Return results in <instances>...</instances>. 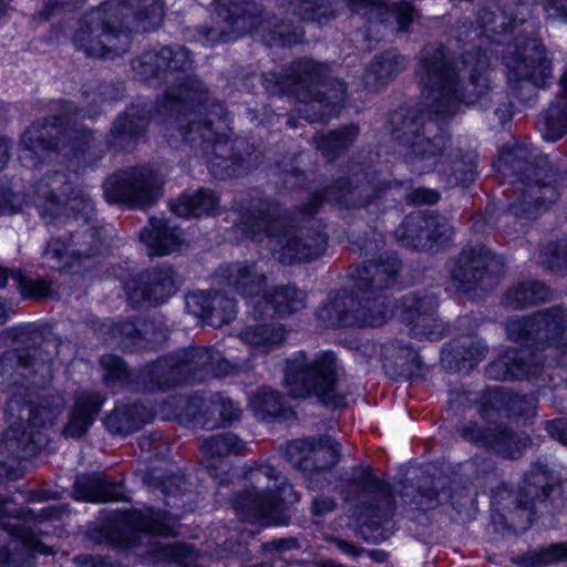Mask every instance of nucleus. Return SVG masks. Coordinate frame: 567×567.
Here are the masks:
<instances>
[{"mask_svg": "<svg viewBox=\"0 0 567 567\" xmlns=\"http://www.w3.org/2000/svg\"><path fill=\"white\" fill-rule=\"evenodd\" d=\"M429 218L430 215L421 213L409 215L396 228L394 233L396 239L406 247H413L416 249L429 247Z\"/></svg>", "mask_w": 567, "mask_h": 567, "instance_id": "obj_50", "label": "nucleus"}, {"mask_svg": "<svg viewBox=\"0 0 567 567\" xmlns=\"http://www.w3.org/2000/svg\"><path fill=\"white\" fill-rule=\"evenodd\" d=\"M235 228L251 240L281 245L284 239V210L279 200L260 198L241 210Z\"/></svg>", "mask_w": 567, "mask_h": 567, "instance_id": "obj_23", "label": "nucleus"}, {"mask_svg": "<svg viewBox=\"0 0 567 567\" xmlns=\"http://www.w3.org/2000/svg\"><path fill=\"white\" fill-rule=\"evenodd\" d=\"M104 401L105 398L95 392L78 393L69 421L63 427V435L74 439L84 435L100 414Z\"/></svg>", "mask_w": 567, "mask_h": 567, "instance_id": "obj_39", "label": "nucleus"}, {"mask_svg": "<svg viewBox=\"0 0 567 567\" xmlns=\"http://www.w3.org/2000/svg\"><path fill=\"white\" fill-rule=\"evenodd\" d=\"M549 299L548 288L540 281L529 280L520 282L509 289L504 303L515 309L527 308Z\"/></svg>", "mask_w": 567, "mask_h": 567, "instance_id": "obj_51", "label": "nucleus"}, {"mask_svg": "<svg viewBox=\"0 0 567 567\" xmlns=\"http://www.w3.org/2000/svg\"><path fill=\"white\" fill-rule=\"evenodd\" d=\"M140 238L147 246L150 256L169 255L184 244L181 227L164 217H151L148 225L141 230Z\"/></svg>", "mask_w": 567, "mask_h": 567, "instance_id": "obj_36", "label": "nucleus"}, {"mask_svg": "<svg viewBox=\"0 0 567 567\" xmlns=\"http://www.w3.org/2000/svg\"><path fill=\"white\" fill-rule=\"evenodd\" d=\"M311 457V461L306 462V471H328L336 466L340 461V445L331 436H313Z\"/></svg>", "mask_w": 567, "mask_h": 567, "instance_id": "obj_52", "label": "nucleus"}, {"mask_svg": "<svg viewBox=\"0 0 567 567\" xmlns=\"http://www.w3.org/2000/svg\"><path fill=\"white\" fill-rule=\"evenodd\" d=\"M62 196L69 199L72 209L82 205L85 219L93 213V204L89 195L79 187H74L68 174L54 171L30 186L28 194L20 195L11 189L0 186V214L17 213L23 205H34L42 217L53 214L62 204Z\"/></svg>", "mask_w": 567, "mask_h": 567, "instance_id": "obj_12", "label": "nucleus"}, {"mask_svg": "<svg viewBox=\"0 0 567 567\" xmlns=\"http://www.w3.org/2000/svg\"><path fill=\"white\" fill-rule=\"evenodd\" d=\"M24 511L9 508L7 501H0V529L7 532L10 537L8 544L0 547V567H25L31 554L52 553L24 527Z\"/></svg>", "mask_w": 567, "mask_h": 567, "instance_id": "obj_21", "label": "nucleus"}, {"mask_svg": "<svg viewBox=\"0 0 567 567\" xmlns=\"http://www.w3.org/2000/svg\"><path fill=\"white\" fill-rule=\"evenodd\" d=\"M503 406L516 416L529 417L535 415L537 398L534 394H506L499 388L489 389L482 396L480 413L484 414Z\"/></svg>", "mask_w": 567, "mask_h": 567, "instance_id": "obj_41", "label": "nucleus"}, {"mask_svg": "<svg viewBox=\"0 0 567 567\" xmlns=\"http://www.w3.org/2000/svg\"><path fill=\"white\" fill-rule=\"evenodd\" d=\"M251 408L262 420L280 417L284 411L281 395L268 388H262L251 399Z\"/></svg>", "mask_w": 567, "mask_h": 567, "instance_id": "obj_58", "label": "nucleus"}, {"mask_svg": "<svg viewBox=\"0 0 567 567\" xmlns=\"http://www.w3.org/2000/svg\"><path fill=\"white\" fill-rule=\"evenodd\" d=\"M401 262L395 256L364 261L350 274L355 295L388 298L385 291L393 287Z\"/></svg>", "mask_w": 567, "mask_h": 567, "instance_id": "obj_27", "label": "nucleus"}, {"mask_svg": "<svg viewBox=\"0 0 567 567\" xmlns=\"http://www.w3.org/2000/svg\"><path fill=\"white\" fill-rule=\"evenodd\" d=\"M74 494L78 499L93 503H105L123 499L121 483L110 482L99 474L79 475L74 482Z\"/></svg>", "mask_w": 567, "mask_h": 567, "instance_id": "obj_42", "label": "nucleus"}, {"mask_svg": "<svg viewBox=\"0 0 567 567\" xmlns=\"http://www.w3.org/2000/svg\"><path fill=\"white\" fill-rule=\"evenodd\" d=\"M554 477L545 464L535 463L517 491L502 484L493 491L492 505L514 532L526 530L538 504L546 502L554 486Z\"/></svg>", "mask_w": 567, "mask_h": 567, "instance_id": "obj_13", "label": "nucleus"}, {"mask_svg": "<svg viewBox=\"0 0 567 567\" xmlns=\"http://www.w3.org/2000/svg\"><path fill=\"white\" fill-rule=\"evenodd\" d=\"M359 133L360 128L357 124H347L327 134L315 135L313 142L328 161H333L353 145Z\"/></svg>", "mask_w": 567, "mask_h": 567, "instance_id": "obj_46", "label": "nucleus"}, {"mask_svg": "<svg viewBox=\"0 0 567 567\" xmlns=\"http://www.w3.org/2000/svg\"><path fill=\"white\" fill-rule=\"evenodd\" d=\"M167 404L171 406L172 413L178 422H194L199 425L203 408L202 396L176 395L171 398Z\"/></svg>", "mask_w": 567, "mask_h": 567, "instance_id": "obj_59", "label": "nucleus"}, {"mask_svg": "<svg viewBox=\"0 0 567 567\" xmlns=\"http://www.w3.org/2000/svg\"><path fill=\"white\" fill-rule=\"evenodd\" d=\"M346 94V83L331 78L329 66H327L326 78L319 82L309 104L300 112L308 122L327 121L342 105Z\"/></svg>", "mask_w": 567, "mask_h": 567, "instance_id": "obj_31", "label": "nucleus"}, {"mask_svg": "<svg viewBox=\"0 0 567 567\" xmlns=\"http://www.w3.org/2000/svg\"><path fill=\"white\" fill-rule=\"evenodd\" d=\"M218 198L216 194L207 188H199L193 194H183L178 199L171 203L172 212L178 217L209 216L216 212Z\"/></svg>", "mask_w": 567, "mask_h": 567, "instance_id": "obj_45", "label": "nucleus"}, {"mask_svg": "<svg viewBox=\"0 0 567 567\" xmlns=\"http://www.w3.org/2000/svg\"><path fill=\"white\" fill-rule=\"evenodd\" d=\"M14 339L24 347L0 355V390L21 385L24 381H30L34 386L50 382L56 342L45 338L33 323L17 328Z\"/></svg>", "mask_w": 567, "mask_h": 567, "instance_id": "obj_6", "label": "nucleus"}, {"mask_svg": "<svg viewBox=\"0 0 567 567\" xmlns=\"http://www.w3.org/2000/svg\"><path fill=\"white\" fill-rule=\"evenodd\" d=\"M144 380L150 391H165L186 384L175 353L147 364L144 371Z\"/></svg>", "mask_w": 567, "mask_h": 567, "instance_id": "obj_44", "label": "nucleus"}, {"mask_svg": "<svg viewBox=\"0 0 567 567\" xmlns=\"http://www.w3.org/2000/svg\"><path fill=\"white\" fill-rule=\"evenodd\" d=\"M505 272V262L484 245H468L453 259L451 280L458 292L492 290Z\"/></svg>", "mask_w": 567, "mask_h": 567, "instance_id": "obj_16", "label": "nucleus"}, {"mask_svg": "<svg viewBox=\"0 0 567 567\" xmlns=\"http://www.w3.org/2000/svg\"><path fill=\"white\" fill-rule=\"evenodd\" d=\"M106 7L120 16L130 39L133 32L158 29L165 16L163 0H106Z\"/></svg>", "mask_w": 567, "mask_h": 567, "instance_id": "obj_28", "label": "nucleus"}, {"mask_svg": "<svg viewBox=\"0 0 567 567\" xmlns=\"http://www.w3.org/2000/svg\"><path fill=\"white\" fill-rule=\"evenodd\" d=\"M567 559V543H557L528 553L514 561L525 567H539Z\"/></svg>", "mask_w": 567, "mask_h": 567, "instance_id": "obj_60", "label": "nucleus"}, {"mask_svg": "<svg viewBox=\"0 0 567 567\" xmlns=\"http://www.w3.org/2000/svg\"><path fill=\"white\" fill-rule=\"evenodd\" d=\"M76 187L75 185H73ZM82 188L90 197L92 204H94L91 195ZM63 209L71 212L74 220H82L86 227L83 229L76 230L72 233L69 237L70 243V256L74 258H90L96 255L102 246L101 231L97 227L91 225L95 217V205H93V213L90 218L85 219L82 214V205L79 206V209H72L69 204V199L65 196H62L61 207L54 212L53 214H44L49 216L51 219L55 218Z\"/></svg>", "mask_w": 567, "mask_h": 567, "instance_id": "obj_30", "label": "nucleus"}, {"mask_svg": "<svg viewBox=\"0 0 567 567\" xmlns=\"http://www.w3.org/2000/svg\"><path fill=\"white\" fill-rule=\"evenodd\" d=\"M64 406V398L60 394L42 396L35 403H22L18 396H13L8 401L6 411L11 417L27 420L41 429L52 426Z\"/></svg>", "mask_w": 567, "mask_h": 567, "instance_id": "obj_32", "label": "nucleus"}, {"mask_svg": "<svg viewBox=\"0 0 567 567\" xmlns=\"http://www.w3.org/2000/svg\"><path fill=\"white\" fill-rule=\"evenodd\" d=\"M408 63V59L396 49L374 55L363 73L364 86L372 91L385 87L406 69Z\"/></svg>", "mask_w": 567, "mask_h": 567, "instance_id": "obj_38", "label": "nucleus"}, {"mask_svg": "<svg viewBox=\"0 0 567 567\" xmlns=\"http://www.w3.org/2000/svg\"><path fill=\"white\" fill-rule=\"evenodd\" d=\"M493 431L494 425L480 424L473 420L462 422L456 427V433L463 441L486 450L491 444Z\"/></svg>", "mask_w": 567, "mask_h": 567, "instance_id": "obj_63", "label": "nucleus"}, {"mask_svg": "<svg viewBox=\"0 0 567 567\" xmlns=\"http://www.w3.org/2000/svg\"><path fill=\"white\" fill-rule=\"evenodd\" d=\"M372 198V189L357 181L339 178L327 186L323 192L313 193L296 214L286 221V262H308L322 252L327 235L320 229L313 216L324 200L336 202L346 208L367 206Z\"/></svg>", "mask_w": 567, "mask_h": 567, "instance_id": "obj_4", "label": "nucleus"}, {"mask_svg": "<svg viewBox=\"0 0 567 567\" xmlns=\"http://www.w3.org/2000/svg\"><path fill=\"white\" fill-rule=\"evenodd\" d=\"M220 276L228 287L246 298L265 291L266 276L258 271L255 264L234 262L220 268Z\"/></svg>", "mask_w": 567, "mask_h": 567, "instance_id": "obj_40", "label": "nucleus"}, {"mask_svg": "<svg viewBox=\"0 0 567 567\" xmlns=\"http://www.w3.org/2000/svg\"><path fill=\"white\" fill-rule=\"evenodd\" d=\"M181 282V276L172 266L148 268L127 284L128 299L136 308L157 307L176 293Z\"/></svg>", "mask_w": 567, "mask_h": 567, "instance_id": "obj_24", "label": "nucleus"}, {"mask_svg": "<svg viewBox=\"0 0 567 567\" xmlns=\"http://www.w3.org/2000/svg\"><path fill=\"white\" fill-rule=\"evenodd\" d=\"M24 151L38 154L60 153L64 156L78 157L92 164L103 156L97 150L94 131L81 123H66L59 116H48L41 122L33 123L21 136Z\"/></svg>", "mask_w": 567, "mask_h": 567, "instance_id": "obj_8", "label": "nucleus"}, {"mask_svg": "<svg viewBox=\"0 0 567 567\" xmlns=\"http://www.w3.org/2000/svg\"><path fill=\"white\" fill-rule=\"evenodd\" d=\"M13 419L4 432L2 447L17 458H31L47 445L48 439L31 422Z\"/></svg>", "mask_w": 567, "mask_h": 567, "instance_id": "obj_34", "label": "nucleus"}, {"mask_svg": "<svg viewBox=\"0 0 567 567\" xmlns=\"http://www.w3.org/2000/svg\"><path fill=\"white\" fill-rule=\"evenodd\" d=\"M422 307V305H420ZM437 301H425L421 317L408 323L411 332L416 338H427L435 340L441 338L446 330L445 324L436 316Z\"/></svg>", "mask_w": 567, "mask_h": 567, "instance_id": "obj_53", "label": "nucleus"}, {"mask_svg": "<svg viewBox=\"0 0 567 567\" xmlns=\"http://www.w3.org/2000/svg\"><path fill=\"white\" fill-rule=\"evenodd\" d=\"M284 305V290L277 288L272 295L265 293L255 306L260 319L274 320L270 323L248 326L239 332V339L247 344L255 354H268L279 348L284 340V326L281 307Z\"/></svg>", "mask_w": 567, "mask_h": 567, "instance_id": "obj_22", "label": "nucleus"}, {"mask_svg": "<svg viewBox=\"0 0 567 567\" xmlns=\"http://www.w3.org/2000/svg\"><path fill=\"white\" fill-rule=\"evenodd\" d=\"M392 136L406 150V161L422 174L436 168L451 186L472 184L476 177L477 156L452 150L451 141L429 114L415 109H400L391 115Z\"/></svg>", "mask_w": 567, "mask_h": 567, "instance_id": "obj_2", "label": "nucleus"}, {"mask_svg": "<svg viewBox=\"0 0 567 567\" xmlns=\"http://www.w3.org/2000/svg\"><path fill=\"white\" fill-rule=\"evenodd\" d=\"M185 383H200L237 372V367L225 360L213 348H188L175 353Z\"/></svg>", "mask_w": 567, "mask_h": 567, "instance_id": "obj_25", "label": "nucleus"}, {"mask_svg": "<svg viewBox=\"0 0 567 567\" xmlns=\"http://www.w3.org/2000/svg\"><path fill=\"white\" fill-rule=\"evenodd\" d=\"M392 316L388 298L365 295H342L324 305L318 317L337 327H380Z\"/></svg>", "mask_w": 567, "mask_h": 567, "instance_id": "obj_20", "label": "nucleus"}, {"mask_svg": "<svg viewBox=\"0 0 567 567\" xmlns=\"http://www.w3.org/2000/svg\"><path fill=\"white\" fill-rule=\"evenodd\" d=\"M327 66L307 59L291 62L289 74L286 76V94L293 95L305 103L306 107L313 96L315 89L326 78Z\"/></svg>", "mask_w": 567, "mask_h": 567, "instance_id": "obj_35", "label": "nucleus"}, {"mask_svg": "<svg viewBox=\"0 0 567 567\" xmlns=\"http://www.w3.org/2000/svg\"><path fill=\"white\" fill-rule=\"evenodd\" d=\"M177 516L166 511L146 507L115 514L105 528L107 542L115 547H133L140 543L141 534L176 536Z\"/></svg>", "mask_w": 567, "mask_h": 567, "instance_id": "obj_17", "label": "nucleus"}, {"mask_svg": "<svg viewBox=\"0 0 567 567\" xmlns=\"http://www.w3.org/2000/svg\"><path fill=\"white\" fill-rule=\"evenodd\" d=\"M72 42L76 50L93 58L122 55L131 44L120 16L106 7V1L79 20Z\"/></svg>", "mask_w": 567, "mask_h": 567, "instance_id": "obj_15", "label": "nucleus"}, {"mask_svg": "<svg viewBox=\"0 0 567 567\" xmlns=\"http://www.w3.org/2000/svg\"><path fill=\"white\" fill-rule=\"evenodd\" d=\"M162 181L147 165L118 169L103 183L105 199L131 208L145 209L161 197Z\"/></svg>", "mask_w": 567, "mask_h": 567, "instance_id": "obj_19", "label": "nucleus"}, {"mask_svg": "<svg viewBox=\"0 0 567 567\" xmlns=\"http://www.w3.org/2000/svg\"><path fill=\"white\" fill-rule=\"evenodd\" d=\"M539 261L544 267L551 270L567 268V241L546 244L540 250Z\"/></svg>", "mask_w": 567, "mask_h": 567, "instance_id": "obj_64", "label": "nucleus"}, {"mask_svg": "<svg viewBox=\"0 0 567 567\" xmlns=\"http://www.w3.org/2000/svg\"><path fill=\"white\" fill-rule=\"evenodd\" d=\"M487 450L504 458H518L530 443L525 433H516L503 424H495Z\"/></svg>", "mask_w": 567, "mask_h": 567, "instance_id": "obj_47", "label": "nucleus"}, {"mask_svg": "<svg viewBox=\"0 0 567 567\" xmlns=\"http://www.w3.org/2000/svg\"><path fill=\"white\" fill-rule=\"evenodd\" d=\"M286 395L293 399L316 396L323 405L341 408L344 395L338 390L337 358L331 351L318 353L311 361L303 351L286 361Z\"/></svg>", "mask_w": 567, "mask_h": 567, "instance_id": "obj_9", "label": "nucleus"}, {"mask_svg": "<svg viewBox=\"0 0 567 567\" xmlns=\"http://www.w3.org/2000/svg\"><path fill=\"white\" fill-rule=\"evenodd\" d=\"M109 333L120 347L130 351L135 350L142 339L141 330L133 320L111 322Z\"/></svg>", "mask_w": 567, "mask_h": 567, "instance_id": "obj_62", "label": "nucleus"}, {"mask_svg": "<svg viewBox=\"0 0 567 567\" xmlns=\"http://www.w3.org/2000/svg\"><path fill=\"white\" fill-rule=\"evenodd\" d=\"M99 363L104 371L103 382L106 386L116 388L130 383L132 373L121 357L107 353L100 358Z\"/></svg>", "mask_w": 567, "mask_h": 567, "instance_id": "obj_57", "label": "nucleus"}, {"mask_svg": "<svg viewBox=\"0 0 567 567\" xmlns=\"http://www.w3.org/2000/svg\"><path fill=\"white\" fill-rule=\"evenodd\" d=\"M508 90L523 102H532L553 81V59L538 38L520 39L503 55Z\"/></svg>", "mask_w": 567, "mask_h": 567, "instance_id": "obj_7", "label": "nucleus"}, {"mask_svg": "<svg viewBox=\"0 0 567 567\" xmlns=\"http://www.w3.org/2000/svg\"><path fill=\"white\" fill-rule=\"evenodd\" d=\"M279 477L280 471L268 464L245 473L251 485L236 492L230 501L241 522L265 526L282 524V486L276 484Z\"/></svg>", "mask_w": 567, "mask_h": 567, "instance_id": "obj_11", "label": "nucleus"}, {"mask_svg": "<svg viewBox=\"0 0 567 567\" xmlns=\"http://www.w3.org/2000/svg\"><path fill=\"white\" fill-rule=\"evenodd\" d=\"M443 489L444 486L439 481L425 480L417 484L403 483L400 495L405 504L421 511H429L439 505V496Z\"/></svg>", "mask_w": 567, "mask_h": 567, "instance_id": "obj_48", "label": "nucleus"}, {"mask_svg": "<svg viewBox=\"0 0 567 567\" xmlns=\"http://www.w3.org/2000/svg\"><path fill=\"white\" fill-rule=\"evenodd\" d=\"M537 175L539 176L537 182L540 183V186L535 192H537L539 210L542 208L546 209L549 205L556 203L567 187V162L563 163L559 171L548 168L539 171Z\"/></svg>", "mask_w": 567, "mask_h": 567, "instance_id": "obj_49", "label": "nucleus"}, {"mask_svg": "<svg viewBox=\"0 0 567 567\" xmlns=\"http://www.w3.org/2000/svg\"><path fill=\"white\" fill-rule=\"evenodd\" d=\"M486 353L487 347L481 339L462 336L443 348L441 362L447 371L468 372L485 358Z\"/></svg>", "mask_w": 567, "mask_h": 567, "instance_id": "obj_37", "label": "nucleus"}, {"mask_svg": "<svg viewBox=\"0 0 567 567\" xmlns=\"http://www.w3.org/2000/svg\"><path fill=\"white\" fill-rule=\"evenodd\" d=\"M462 64L468 82L461 83L458 72L442 44L432 43L421 51L417 76L426 90L431 112L449 117L457 113L461 104L493 111L499 123L512 117V104L503 92L495 91L491 79V60L480 49L465 52Z\"/></svg>", "mask_w": 567, "mask_h": 567, "instance_id": "obj_1", "label": "nucleus"}, {"mask_svg": "<svg viewBox=\"0 0 567 567\" xmlns=\"http://www.w3.org/2000/svg\"><path fill=\"white\" fill-rule=\"evenodd\" d=\"M524 18L518 19L513 12L504 9L482 8L477 13V22L485 32L501 34L512 31L517 24L523 23Z\"/></svg>", "mask_w": 567, "mask_h": 567, "instance_id": "obj_54", "label": "nucleus"}, {"mask_svg": "<svg viewBox=\"0 0 567 567\" xmlns=\"http://www.w3.org/2000/svg\"><path fill=\"white\" fill-rule=\"evenodd\" d=\"M563 164L550 163L547 156L538 154L536 150L525 144H515L504 148L495 163L497 172L505 177H516L513 182L517 198L509 204L508 212L515 217L532 218L538 212V198L536 188L539 171H559Z\"/></svg>", "mask_w": 567, "mask_h": 567, "instance_id": "obj_10", "label": "nucleus"}, {"mask_svg": "<svg viewBox=\"0 0 567 567\" xmlns=\"http://www.w3.org/2000/svg\"><path fill=\"white\" fill-rule=\"evenodd\" d=\"M150 114L145 107L132 104L113 121L105 145L113 152L130 151L145 136Z\"/></svg>", "mask_w": 567, "mask_h": 567, "instance_id": "obj_29", "label": "nucleus"}, {"mask_svg": "<svg viewBox=\"0 0 567 567\" xmlns=\"http://www.w3.org/2000/svg\"><path fill=\"white\" fill-rule=\"evenodd\" d=\"M10 276L17 282V288L23 298L41 300L52 293L51 282L44 278L31 279L20 269L11 270Z\"/></svg>", "mask_w": 567, "mask_h": 567, "instance_id": "obj_61", "label": "nucleus"}, {"mask_svg": "<svg viewBox=\"0 0 567 567\" xmlns=\"http://www.w3.org/2000/svg\"><path fill=\"white\" fill-rule=\"evenodd\" d=\"M505 330L514 342L537 350L555 349L567 334V307L555 305L530 316L511 318Z\"/></svg>", "mask_w": 567, "mask_h": 567, "instance_id": "obj_18", "label": "nucleus"}, {"mask_svg": "<svg viewBox=\"0 0 567 567\" xmlns=\"http://www.w3.org/2000/svg\"><path fill=\"white\" fill-rule=\"evenodd\" d=\"M152 417L151 410L141 403L116 405L104 424L113 434L126 435L141 429Z\"/></svg>", "mask_w": 567, "mask_h": 567, "instance_id": "obj_43", "label": "nucleus"}, {"mask_svg": "<svg viewBox=\"0 0 567 567\" xmlns=\"http://www.w3.org/2000/svg\"><path fill=\"white\" fill-rule=\"evenodd\" d=\"M542 370V363L532 354L508 349L486 367L485 373L488 379L507 381L537 378Z\"/></svg>", "mask_w": 567, "mask_h": 567, "instance_id": "obj_33", "label": "nucleus"}, {"mask_svg": "<svg viewBox=\"0 0 567 567\" xmlns=\"http://www.w3.org/2000/svg\"><path fill=\"white\" fill-rule=\"evenodd\" d=\"M199 447L207 457H221L241 453L245 449V442L238 435L228 432L203 439Z\"/></svg>", "mask_w": 567, "mask_h": 567, "instance_id": "obj_55", "label": "nucleus"}, {"mask_svg": "<svg viewBox=\"0 0 567 567\" xmlns=\"http://www.w3.org/2000/svg\"><path fill=\"white\" fill-rule=\"evenodd\" d=\"M193 66L190 51L183 45H165L158 50H150L132 61V69L141 81L150 82H178L169 86L163 97L156 102V111L164 117H172L175 113L185 112L195 104L206 100V89L197 78H184L181 73Z\"/></svg>", "mask_w": 567, "mask_h": 567, "instance_id": "obj_5", "label": "nucleus"}, {"mask_svg": "<svg viewBox=\"0 0 567 567\" xmlns=\"http://www.w3.org/2000/svg\"><path fill=\"white\" fill-rule=\"evenodd\" d=\"M184 122L178 124L183 140L206 157L215 178L239 176L260 163L261 153L252 143L243 137L228 138L229 121L221 103L202 105L198 111L186 113Z\"/></svg>", "mask_w": 567, "mask_h": 567, "instance_id": "obj_3", "label": "nucleus"}, {"mask_svg": "<svg viewBox=\"0 0 567 567\" xmlns=\"http://www.w3.org/2000/svg\"><path fill=\"white\" fill-rule=\"evenodd\" d=\"M567 134V102L555 100L544 113L543 136L555 142Z\"/></svg>", "mask_w": 567, "mask_h": 567, "instance_id": "obj_56", "label": "nucleus"}, {"mask_svg": "<svg viewBox=\"0 0 567 567\" xmlns=\"http://www.w3.org/2000/svg\"><path fill=\"white\" fill-rule=\"evenodd\" d=\"M198 40L207 45L235 41L245 34L258 37L267 47L280 45L284 38L282 20L270 11L258 8L250 11L224 10L217 27L200 25Z\"/></svg>", "mask_w": 567, "mask_h": 567, "instance_id": "obj_14", "label": "nucleus"}, {"mask_svg": "<svg viewBox=\"0 0 567 567\" xmlns=\"http://www.w3.org/2000/svg\"><path fill=\"white\" fill-rule=\"evenodd\" d=\"M355 484L363 497L362 509L370 519V526L378 529L389 524L394 515V496L390 485L363 468L355 477Z\"/></svg>", "mask_w": 567, "mask_h": 567, "instance_id": "obj_26", "label": "nucleus"}]
</instances>
